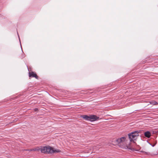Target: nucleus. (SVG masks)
<instances>
[{
    "mask_svg": "<svg viewBox=\"0 0 158 158\" xmlns=\"http://www.w3.org/2000/svg\"><path fill=\"white\" fill-rule=\"evenodd\" d=\"M117 144L121 148L125 149L132 150V147L128 143V140L127 137H123L117 139L116 140Z\"/></svg>",
    "mask_w": 158,
    "mask_h": 158,
    "instance_id": "nucleus-1",
    "label": "nucleus"
},
{
    "mask_svg": "<svg viewBox=\"0 0 158 158\" xmlns=\"http://www.w3.org/2000/svg\"><path fill=\"white\" fill-rule=\"evenodd\" d=\"M40 151L42 153L48 154L60 152H61L59 149H55L49 146L41 147Z\"/></svg>",
    "mask_w": 158,
    "mask_h": 158,
    "instance_id": "nucleus-2",
    "label": "nucleus"
},
{
    "mask_svg": "<svg viewBox=\"0 0 158 158\" xmlns=\"http://www.w3.org/2000/svg\"><path fill=\"white\" fill-rule=\"evenodd\" d=\"M139 134L138 131H136L128 134V135L130 142H134V141L139 136Z\"/></svg>",
    "mask_w": 158,
    "mask_h": 158,
    "instance_id": "nucleus-3",
    "label": "nucleus"
},
{
    "mask_svg": "<svg viewBox=\"0 0 158 158\" xmlns=\"http://www.w3.org/2000/svg\"><path fill=\"white\" fill-rule=\"evenodd\" d=\"M81 117L86 120H90L91 121H95L98 118V117H97L95 115L88 116L87 115H82Z\"/></svg>",
    "mask_w": 158,
    "mask_h": 158,
    "instance_id": "nucleus-4",
    "label": "nucleus"
},
{
    "mask_svg": "<svg viewBox=\"0 0 158 158\" xmlns=\"http://www.w3.org/2000/svg\"><path fill=\"white\" fill-rule=\"evenodd\" d=\"M29 73V77H34L37 79L38 78V77L35 73L31 72H30Z\"/></svg>",
    "mask_w": 158,
    "mask_h": 158,
    "instance_id": "nucleus-5",
    "label": "nucleus"
},
{
    "mask_svg": "<svg viewBox=\"0 0 158 158\" xmlns=\"http://www.w3.org/2000/svg\"><path fill=\"white\" fill-rule=\"evenodd\" d=\"M144 135L145 137L149 138L151 136V133L149 131H147L144 133Z\"/></svg>",
    "mask_w": 158,
    "mask_h": 158,
    "instance_id": "nucleus-6",
    "label": "nucleus"
},
{
    "mask_svg": "<svg viewBox=\"0 0 158 158\" xmlns=\"http://www.w3.org/2000/svg\"><path fill=\"white\" fill-rule=\"evenodd\" d=\"M41 148L39 147H37L32 148V151H37L39 152V151H40Z\"/></svg>",
    "mask_w": 158,
    "mask_h": 158,
    "instance_id": "nucleus-7",
    "label": "nucleus"
},
{
    "mask_svg": "<svg viewBox=\"0 0 158 158\" xmlns=\"http://www.w3.org/2000/svg\"><path fill=\"white\" fill-rule=\"evenodd\" d=\"M150 104H151L152 105H157L158 104V103L156 102L155 101H153L150 102Z\"/></svg>",
    "mask_w": 158,
    "mask_h": 158,
    "instance_id": "nucleus-8",
    "label": "nucleus"
},
{
    "mask_svg": "<svg viewBox=\"0 0 158 158\" xmlns=\"http://www.w3.org/2000/svg\"><path fill=\"white\" fill-rule=\"evenodd\" d=\"M25 150L28 151H32V149H26V150Z\"/></svg>",
    "mask_w": 158,
    "mask_h": 158,
    "instance_id": "nucleus-9",
    "label": "nucleus"
},
{
    "mask_svg": "<svg viewBox=\"0 0 158 158\" xmlns=\"http://www.w3.org/2000/svg\"><path fill=\"white\" fill-rule=\"evenodd\" d=\"M37 110H38V109H37V108H35V111H37Z\"/></svg>",
    "mask_w": 158,
    "mask_h": 158,
    "instance_id": "nucleus-10",
    "label": "nucleus"
}]
</instances>
